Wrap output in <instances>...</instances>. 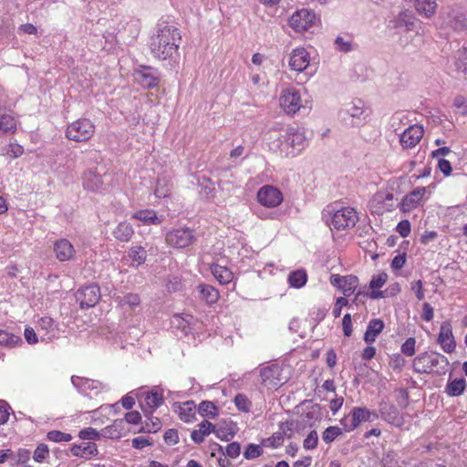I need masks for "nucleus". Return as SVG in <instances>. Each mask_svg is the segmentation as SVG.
Instances as JSON below:
<instances>
[{
    "mask_svg": "<svg viewBox=\"0 0 467 467\" xmlns=\"http://www.w3.org/2000/svg\"><path fill=\"white\" fill-rule=\"evenodd\" d=\"M181 42L179 28L171 24L161 23L158 25L156 34L150 38V50L156 59L168 61L172 67L178 64Z\"/></svg>",
    "mask_w": 467,
    "mask_h": 467,
    "instance_id": "obj_1",
    "label": "nucleus"
},
{
    "mask_svg": "<svg viewBox=\"0 0 467 467\" xmlns=\"http://www.w3.org/2000/svg\"><path fill=\"white\" fill-rule=\"evenodd\" d=\"M307 144L303 128L289 127L271 142L272 148L285 157H295Z\"/></svg>",
    "mask_w": 467,
    "mask_h": 467,
    "instance_id": "obj_2",
    "label": "nucleus"
},
{
    "mask_svg": "<svg viewBox=\"0 0 467 467\" xmlns=\"http://www.w3.org/2000/svg\"><path fill=\"white\" fill-rule=\"evenodd\" d=\"M448 358L434 351L419 354L413 360V369L420 374H428L434 371L438 375L446 373L449 367Z\"/></svg>",
    "mask_w": 467,
    "mask_h": 467,
    "instance_id": "obj_3",
    "label": "nucleus"
},
{
    "mask_svg": "<svg viewBox=\"0 0 467 467\" xmlns=\"http://www.w3.org/2000/svg\"><path fill=\"white\" fill-rule=\"evenodd\" d=\"M323 217L330 227L338 231L352 228L358 221L357 212L353 208H337L336 205L327 206Z\"/></svg>",
    "mask_w": 467,
    "mask_h": 467,
    "instance_id": "obj_4",
    "label": "nucleus"
},
{
    "mask_svg": "<svg viewBox=\"0 0 467 467\" xmlns=\"http://www.w3.org/2000/svg\"><path fill=\"white\" fill-rule=\"evenodd\" d=\"M95 133V125L86 118L79 119L67 125L66 138L76 142H86Z\"/></svg>",
    "mask_w": 467,
    "mask_h": 467,
    "instance_id": "obj_5",
    "label": "nucleus"
},
{
    "mask_svg": "<svg viewBox=\"0 0 467 467\" xmlns=\"http://www.w3.org/2000/svg\"><path fill=\"white\" fill-rule=\"evenodd\" d=\"M376 410H370L365 407H354L350 412V417L347 416L340 420L346 431H352L359 426L361 422H371L379 418Z\"/></svg>",
    "mask_w": 467,
    "mask_h": 467,
    "instance_id": "obj_6",
    "label": "nucleus"
},
{
    "mask_svg": "<svg viewBox=\"0 0 467 467\" xmlns=\"http://www.w3.org/2000/svg\"><path fill=\"white\" fill-rule=\"evenodd\" d=\"M195 240L194 231L189 227L172 229L165 235L167 244L176 249L188 247Z\"/></svg>",
    "mask_w": 467,
    "mask_h": 467,
    "instance_id": "obj_7",
    "label": "nucleus"
},
{
    "mask_svg": "<svg viewBox=\"0 0 467 467\" xmlns=\"http://www.w3.org/2000/svg\"><path fill=\"white\" fill-rule=\"evenodd\" d=\"M318 21L316 13L306 8L296 11L289 18V26L298 33L307 31Z\"/></svg>",
    "mask_w": 467,
    "mask_h": 467,
    "instance_id": "obj_8",
    "label": "nucleus"
},
{
    "mask_svg": "<svg viewBox=\"0 0 467 467\" xmlns=\"http://www.w3.org/2000/svg\"><path fill=\"white\" fill-rule=\"evenodd\" d=\"M280 106L289 115H294L301 109H306L303 105L300 92L295 88L283 90L280 96Z\"/></svg>",
    "mask_w": 467,
    "mask_h": 467,
    "instance_id": "obj_9",
    "label": "nucleus"
},
{
    "mask_svg": "<svg viewBox=\"0 0 467 467\" xmlns=\"http://www.w3.org/2000/svg\"><path fill=\"white\" fill-rule=\"evenodd\" d=\"M441 26L454 33L462 34L467 30V18L458 10H449L441 16Z\"/></svg>",
    "mask_w": 467,
    "mask_h": 467,
    "instance_id": "obj_10",
    "label": "nucleus"
},
{
    "mask_svg": "<svg viewBox=\"0 0 467 467\" xmlns=\"http://www.w3.org/2000/svg\"><path fill=\"white\" fill-rule=\"evenodd\" d=\"M76 299L81 309L93 307L100 299V288L96 284L83 286L77 291Z\"/></svg>",
    "mask_w": 467,
    "mask_h": 467,
    "instance_id": "obj_11",
    "label": "nucleus"
},
{
    "mask_svg": "<svg viewBox=\"0 0 467 467\" xmlns=\"http://www.w3.org/2000/svg\"><path fill=\"white\" fill-rule=\"evenodd\" d=\"M135 81L145 88H152L159 84L160 74L157 68L140 65L133 74Z\"/></svg>",
    "mask_w": 467,
    "mask_h": 467,
    "instance_id": "obj_12",
    "label": "nucleus"
},
{
    "mask_svg": "<svg viewBox=\"0 0 467 467\" xmlns=\"http://www.w3.org/2000/svg\"><path fill=\"white\" fill-rule=\"evenodd\" d=\"M379 415L383 420L390 425L400 428L404 425V417L399 409L388 401L382 400L379 406Z\"/></svg>",
    "mask_w": 467,
    "mask_h": 467,
    "instance_id": "obj_13",
    "label": "nucleus"
},
{
    "mask_svg": "<svg viewBox=\"0 0 467 467\" xmlns=\"http://www.w3.org/2000/svg\"><path fill=\"white\" fill-rule=\"evenodd\" d=\"M257 200L263 206L275 208L282 202L283 194L277 188L265 185L258 191Z\"/></svg>",
    "mask_w": 467,
    "mask_h": 467,
    "instance_id": "obj_14",
    "label": "nucleus"
},
{
    "mask_svg": "<svg viewBox=\"0 0 467 467\" xmlns=\"http://www.w3.org/2000/svg\"><path fill=\"white\" fill-rule=\"evenodd\" d=\"M71 382L83 395H98L105 388L100 381L78 376H72Z\"/></svg>",
    "mask_w": 467,
    "mask_h": 467,
    "instance_id": "obj_15",
    "label": "nucleus"
},
{
    "mask_svg": "<svg viewBox=\"0 0 467 467\" xmlns=\"http://www.w3.org/2000/svg\"><path fill=\"white\" fill-rule=\"evenodd\" d=\"M330 284L341 290L345 296H349L358 287V278L353 275L346 276H342L340 275H331Z\"/></svg>",
    "mask_w": 467,
    "mask_h": 467,
    "instance_id": "obj_16",
    "label": "nucleus"
},
{
    "mask_svg": "<svg viewBox=\"0 0 467 467\" xmlns=\"http://www.w3.org/2000/svg\"><path fill=\"white\" fill-rule=\"evenodd\" d=\"M423 128L419 125H411L407 128L400 138V145L403 149L414 148L423 137Z\"/></svg>",
    "mask_w": 467,
    "mask_h": 467,
    "instance_id": "obj_17",
    "label": "nucleus"
},
{
    "mask_svg": "<svg viewBox=\"0 0 467 467\" xmlns=\"http://www.w3.org/2000/svg\"><path fill=\"white\" fill-rule=\"evenodd\" d=\"M438 343L446 353H451L455 350L456 342L452 334L451 325L449 321H444L441 325Z\"/></svg>",
    "mask_w": 467,
    "mask_h": 467,
    "instance_id": "obj_18",
    "label": "nucleus"
},
{
    "mask_svg": "<svg viewBox=\"0 0 467 467\" xmlns=\"http://www.w3.org/2000/svg\"><path fill=\"white\" fill-rule=\"evenodd\" d=\"M139 402L142 410L144 405L150 409L155 410L163 403V390L159 387H153L150 391L144 392L140 397L138 396Z\"/></svg>",
    "mask_w": 467,
    "mask_h": 467,
    "instance_id": "obj_19",
    "label": "nucleus"
},
{
    "mask_svg": "<svg viewBox=\"0 0 467 467\" xmlns=\"http://www.w3.org/2000/svg\"><path fill=\"white\" fill-rule=\"evenodd\" d=\"M83 188L92 192H102L105 190L104 182L99 173L88 170L82 175Z\"/></svg>",
    "mask_w": 467,
    "mask_h": 467,
    "instance_id": "obj_20",
    "label": "nucleus"
},
{
    "mask_svg": "<svg viewBox=\"0 0 467 467\" xmlns=\"http://www.w3.org/2000/svg\"><path fill=\"white\" fill-rule=\"evenodd\" d=\"M37 331L43 341L49 342L55 338L57 335V324L56 321L49 317H40L37 321Z\"/></svg>",
    "mask_w": 467,
    "mask_h": 467,
    "instance_id": "obj_21",
    "label": "nucleus"
},
{
    "mask_svg": "<svg viewBox=\"0 0 467 467\" xmlns=\"http://www.w3.org/2000/svg\"><path fill=\"white\" fill-rule=\"evenodd\" d=\"M426 192L424 187H418L406 194L400 202V209L403 213H409L420 205L421 199Z\"/></svg>",
    "mask_w": 467,
    "mask_h": 467,
    "instance_id": "obj_22",
    "label": "nucleus"
},
{
    "mask_svg": "<svg viewBox=\"0 0 467 467\" xmlns=\"http://www.w3.org/2000/svg\"><path fill=\"white\" fill-rule=\"evenodd\" d=\"M309 54L305 48H296L291 52L289 66L294 71L299 73L307 68L309 65Z\"/></svg>",
    "mask_w": 467,
    "mask_h": 467,
    "instance_id": "obj_23",
    "label": "nucleus"
},
{
    "mask_svg": "<svg viewBox=\"0 0 467 467\" xmlns=\"http://www.w3.org/2000/svg\"><path fill=\"white\" fill-rule=\"evenodd\" d=\"M54 252L60 262L68 261L73 257L75 249L67 239H59L54 244Z\"/></svg>",
    "mask_w": 467,
    "mask_h": 467,
    "instance_id": "obj_24",
    "label": "nucleus"
},
{
    "mask_svg": "<svg viewBox=\"0 0 467 467\" xmlns=\"http://www.w3.org/2000/svg\"><path fill=\"white\" fill-rule=\"evenodd\" d=\"M126 432L127 428L125 420L121 419L115 420L111 425L107 426L100 431L102 437L112 440L121 438L126 434Z\"/></svg>",
    "mask_w": 467,
    "mask_h": 467,
    "instance_id": "obj_25",
    "label": "nucleus"
},
{
    "mask_svg": "<svg viewBox=\"0 0 467 467\" xmlns=\"http://www.w3.org/2000/svg\"><path fill=\"white\" fill-rule=\"evenodd\" d=\"M280 375L281 369L277 365L268 366L260 370V376L263 382L273 387H277L282 384Z\"/></svg>",
    "mask_w": 467,
    "mask_h": 467,
    "instance_id": "obj_26",
    "label": "nucleus"
},
{
    "mask_svg": "<svg viewBox=\"0 0 467 467\" xmlns=\"http://www.w3.org/2000/svg\"><path fill=\"white\" fill-rule=\"evenodd\" d=\"M70 451L74 456L88 459L98 454L96 443L92 441H82L79 444H73Z\"/></svg>",
    "mask_w": 467,
    "mask_h": 467,
    "instance_id": "obj_27",
    "label": "nucleus"
},
{
    "mask_svg": "<svg viewBox=\"0 0 467 467\" xmlns=\"http://www.w3.org/2000/svg\"><path fill=\"white\" fill-rule=\"evenodd\" d=\"M321 419V409L317 404L312 405L307 408L302 414L301 420H299L301 423L302 429L306 427H313L317 421Z\"/></svg>",
    "mask_w": 467,
    "mask_h": 467,
    "instance_id": "obj_28",
    "label": "nucleus"
},
{
    "mask_svg": "<svg viewBox=\"0 0 467 467\" xmlns=\"http://www.w3.org/2000/svg\"><path fill=\"white\" fill-rule=\"evenodd\" d=\"M132 218L142 222L146 225H159L164 221V216H158L153 210H140L132 214Z\"/></svg>",
    "mask_w": 467,
    "mask_h": 467,
    "instance_id": "obj_29",
    "label": "nucleus"
},
{
    "mask_svg": "<svg viewBox=\"0 0 467 467\" xmlns=\"http://www.w3.org/2000/svg\"><path fill=\"white\" fill-rule=\"evenodd\" d=\"M384 322L379 318L371 319L367 327V330L364 334V341L367 344H372L376 341L377 337L384 329Z\"/></svg>",
    "mask_w": 467,
    "mask_h": 467,
    "instance_id": "obj_30",
    "label": "nucleus"
},
{
    "mask_svg": "<svg viewBox=\"0 0 467 467\" xmlns=\"http://www.w3.org/2000/svg\"><path fill=\"white\" fill-rule=\"evenodd\" d=\"M387 280L388 275L384 272L372 276L369 282V288H371L372 291L368 295L371 299L385 297L384 292L378 289L381 288L386 284Z\"/></svg>",
    "mask_w": 467,
    "mask_h": 467,
    "instance_id": "obj_31",
    "label": "nucleus"
},
{
    "mask_svg": "<svg viewBox=\"0 0 467 467\" xmlns=\"http://www.w3.org/2000/svg\"><path fill=\"white\" fill-rule=\"evenodd\" d=\"M192 319L193 317L190 315L185 317L178 314L174 315L171 320L172 327L180 330L184 336H188L193 331Z\"/></svg>",
    "mask_w": 467,
    "mask_h": 467,
    "instance_id": "obj_32",
    "label": "nucleus"
},
{
    "mask_svg": "<svg viewBox=\"0 0 467 467\" xmlns=\"http://www.w3.org/2000/svg\"><path fill=\"white\" fill-rule=\"evenodd\" d=\"M211 272L214 278L221 285H228L233 281L234 274L233 272L226 266H222L218 264H213L211 265Z\"/></svg>",
    "mask_w": 467,
    "mask_h": 467,
    "instance_id": "obj_33",
    "label": "nucleus"
},
{
    "mask_svg": "<svg viewBox=\"0 0 467 467\" xmlns=\"http://www.w3.org/2000/svg\"><path fill=\"white\" fill-rule=\"evenodd\" d=\"M198 427V430L192 432L191 438L195 443L200 444L204 441L205 436L214 431V425L205 420L199 423Z\"/></svg>",
    "mask_w": 467,
    "mask_h": 467,
    "instance_id": "obj_34",
    "label": "nucleus"
},
{
    "mask_svg": "<svg viewBox=\"0 0 467 467\" xmlns=\"http://www.w3.org/2000/svg\"><path fill=\"white\" fill-rule=\"evenodd\" d=\"M113 236L119 242H129L134 234L133 227L130 223H119L113 231Z\"/></svg>",
    "mask_w": 467,
    "mask_h": 467,
    "instance_id": "obj_35",
    "label": "nucleus"
},
{
    "mask_svg": "<svg viewBox=\"0 0 467 467\" xmlns=\"http://www.w3.org/2000/svg\"><path fill=\"white\" fill-rule=\"evenodd\" d=\"M288 284L293 288H302L307 282V274L305 269H297L289 273L287 276Z\"/></svg>",
    "mask_w": 467,
    "mask_h": 467,
    "instance_id": "obj_36",
    "label": "nucleus"
},
{
    "mask_svg": "<svg viewBox=\"0 0 467 467\" xmlns=\"http://www.w3.org/2000/svg\"><path fill=\"white\" fill-rule=\"evenodd\" d=\"M466 386V380L463 378L454 379L448 381L445 392L450 397H458L464 392Z\"/></svg>",
    "mask_w": 467,
    "mask_h": 467,
    "instance_id": "obj_37",
    "label": "nucleus"
},
{
    "mask_svg": "<svg viewBox=\"0 0 467 467\" xmlns=\"http://www.w3.org/2000/svg\"><path fill=\"white\" fill-rule=\"evenodd\" d=\"M22 343L23 341L20 336L13 334L6 329H0V346L13 348Z\"/></svg>",
    "mask_w": 467,
    "mask_h": 467,
    "instance_id": "obj_38",
    "label": "nucleus"
},
{
    "mask_svg": "<svg viewBox=\"0 0 467 467\" xmlns=\"http://www.w3.org/2000/svg\"><path fill=\"white\" fill-rule=\"evenodd\" d=\"M197 288L200 293L201 298L204 300L207 304L213 305L217 302L219 298V293L213 286L202 284L199 285Z\"/></svg>",
    "mask_w": 467,
    "mask_h": 467,
    "instance_id": "obj_39",
    "label": "nucleus"
},
{
    "mask_svg": "<svg viewBox=\"0 0 467 467\" xmlns=\"http://www.w3.org/2000/svg\"><path fill=\"white\" fill-rule=\"evenodd\" d=\"M335 48L343 53H348L355 49L353 36L350 35L337 36L334 42Z\"/></svg>",
    "mask_w": 467,
    "mask_h": 467,
    "instance_id": "obj_40",
    "label": "nucleus"
},
{
    "mask_svg": "<svg viewBox=\"0 0 467 467\" xmlns=\"http://www.w3.org/2000/svg\"><path fill=\"white\" fill-rule=\"evenodd\" d=\"M195 403L192 400L183 402L179 406V417L184 422H191L195 417Z\"/></svg>",
    "mask_w": 467,
    "mask_h": 467,
    "instance_id": "obj_41",
    "label": "nucleus"
},
{
    "mask_svg": "<svg viewBox=\"0 0 467 467\" xmlns=\"http://www.w3.org/2000/svg\"><path fill=\"white\" fill-rule=\"evenodd\" d=\"M415 7L420 14L431 17L437 7L436 0H416Z\"/></svg>",
    "mask_w": 467,
    "mask_h": 467,
    "instance_id": "obj_42",
    "label": "nucleus"
},
{
    "mask_svg": "<svg viewBox=\"0 0 467 467\" xmlns=\"http://www.w3.org/2000/svg\"><path fill=\"white\" fill-rule=\"evenodd\" d=\"M16 131V120L14 117L7 114L0 116V134L15 133Z\"/></svg>",
    "mask_w": 467,
    "mask_h": 467,
    "instance_id": "obj_43",
    "label": "nucleus"
},
{
    "mask_svg": "<svg viewBox=\"0 0 467 467\" xmlns=\"http://www.w3.org/2000/svg\"><path fill=\"white\" fill-rule=\"evenodd\" d=\"M129 257L131 259L132 264L140 266L145 263L147 258V251L142 246H132L129 250Z\"/></svg>",
    "mask_w": 467,
    "mask_h": 467,
    "instance_id": "obj_44",
    "label": "nucleus"
},
{
    "mask_svg": "<svg viewBox=\"0 0 467 467\" xmlns=\"http://www.w3.org/2000/svg\"><path fill=\"white\" fill-rule=\"evenodd\" d=\"M198 412L202 417L214 419L218 415V408L213 401L203 400L198 406Z\"/></svg>",
    "mask_w": 467,
    "mask_h": 467,
    "instance_id": "obj_45",
    "label": "nucleus"
},
{
    "mask_svg": "<svg viewBox=\"0 0 467 467\" xmlns=\"http://www.w3.org/2000/svg\"><path fill=\"white\" fill-rule=\"evenodd\" d=\"M301 429L302 427L299 420L296 422L294 420H286L285 422H280L279 424V433H282L283 437L285 435L288 438H291L295 431H299Z\"/></svg>",
    "mask_w": 467,
    "mask_h": 467,
    "instance_id": "obj_46",
    "label": "nucleus"
},
{
    "mask_svg": "<svg viewBox=\"0 0 467 467\" xmlns=\"http://www.w3.org/2000/svg\"><path fill=\"white\" fill-rule=\"evenodd\" d=\"M342 112L349 115L352 118L360 119L365 113L363 102L361 100H358V102H352L348 104Z\"/></svg>",
    "mask_w": 467,
    "mask_h": 467,
    "instance_id": "obj_47",
    "label": "nucleus"
},
{
    "mask_svg": "<svg viewBox=\"0 0 467 467\" xmlns=\"http://www.w3.org/2000/svg\"><path fill=\"white\" fill-rule=\"evenodd\" d=\"M171 185L166 178H159L156 182L154 194L157 198H165L169 195Z\"/></svg>",
    "mask_w": 467,
    "mask_h": 467,
    "instance_id": "obj_48",
    "label": "nucleus"
},
{
    "mask_svg": "<svg viewBox=\"0 0 467 467\" xmlns=\"http://www.w3.org/2000/svg\"><path fill=\"white\" fill-rule=\"evenodd\" d=\"M456 69L463 74H467V47H462L457 51L455 56Z\"/></svg>",
    "mask_w": 467,
    "mask_h": 467,
    "instance_id": "obj_49",
    "label": "nucleus"
},
{
    "mask_svg": "<svg viewBox=\"0 0 467 467\" xmlns=\"http://www.w3.org/2000/svg\"><path fill=\"white\" fill-rule=\"evenodd\" d=\"M161 428V422L159 418H151L142 423L138 432L155 433Z\"/></svg>",
    "mask_w": 467,
    "mask_h": 467,
    "instance_id": "obj_50",
    "label": "nucleus"
},
{
    "mask_svg": "<svg viewBox=\"0 0 467 467\" xmlns=\"http://www.w3.org/2000/svg\"><path fill=\"white\" fill-rule=\"evenodd\" d=\"M342 434V430L338 426H329L322 433V440L329 444Z\"/></svg>",
    "mask_w": 467,
    "mask_h": 467,
    "instance_id": "obj_51",
    "label": "nucleus"
},
{
    "mask_svg": "<svg viewBox=\"0 0 467 467\" xmlns=\"http://www.w3.org/2000/svg\"><path fill=\"white\" fill-rule=\"evenodd\" d=\"M234 401L236 408L243 412H248L252 407V402L244 394L242 393L237 394L234 397Z\"/></svg>",
    "mask_w": 467,
    "mask_h": 467,
    "instance_id": "obj_52",
    "label": "nucleus"
},
{
    "mask_svg": "<svg viewBox=\"0 0 467 467\" xmlns=\"http://www.w3.org/2000/svg\"><path fill=\"white\" fill-rule=\"evenodd\" d=\"M78 437L83 441H91L99 440L100 437H102V435L100 434V431H98L96 429L88 427L81 430L78 433Z\"/></svg>",
    "mask_w": 467,
    "mask_h": 467,
    "instance_id": "obj_53",
    "label": "nucleus"
},
{
    "mask_svg": "<svg viewBox=\"0 0 467 467\" xmlns=\"http://www.w3.org/2000/svg\"><path fill=\"white\" fill-rule=\"evenodd\" d=\"M263 454V449L260 445L250 443L244 451V457L246 460H253Z\"/></svg>",
    "mask_w": 467,
    "mask_h": 467,
    "instance_id": "obj_54",
    "label": "nucleus"
},
{
    "mask_svg": "<svg viewBox=\"0 0 467 467\" xmlns=\"http://www.w3.org/2000/svg\"><path fill=\"white\" fill-rule=\"evenodd\" d=\"M47 438L54 442H63L70 441L72 440V435L60 431H50L47 432Z\"/></svg>",
    "mask_w": 467,
    "mask_h": 467,
    "instance_id": "obj_55",
    "label": "nucleus"
},
{
    "mask_svg": "<svg viewBox=\"0 0 467 467\" xmlns=\"http://www.w3.org/2000/svg\"><path fill=\"white\" fill-rule=\"evenodd\" d=\"M49 456V449L47 445L41 443L39 444L34 451L33 459L36 462H44Z\"/></svg>",
    "mask_w": 467,
    "mask_h": 467,
    "instance_id": "obj_56",
    "label": "nucleus"
},
{
    "mask_svg": "<svg viewBox=\"0 0 467 467\" xmlns=\"http://www.w3.org/2000/svg\"><path fill=\"white\" fill-rule=\"evenodd\" d=\"M318 443V435L317 431H311L303 441L305 450H314Z\"/></svg>",
    "mask_w": 467,
    "mask_h": 467,
    "instance_id": "obj_57",
    "label": "nucleus"
},
{
    "mask_svg": "<svg viewBox=\"0 0 467 467\" xmlns=\"http://www.w3.org/2000/svg\"><path fill=\"white\" fill-rule=\"evenodd\" d=\"M223 452L227 457L235 459L241 453V445L237 441L231 442L223 449Z\"/></svg>",
    "mask_w": 467,
    "mask_h": 467,
    "instance_id": "obj_58",
    "label": "nucleus"
},
{
    "mask_svg": "<svg viewBox=\"0 0 467 467\" xmlns=\"http://www.w3.org/2000/svg\"><path fill=\"white\" fill-rule=\"evenodd\" d=\"M120 304L129 306L131 308L138 306L140 304V298L138 294H127L120 299Z\"/></svg>",
    "mask_w": 467,
    "mask_h": 467,
    "instance_id": "obj_59",
    "label": "nucleus"
},
{
    "mask_svg": "<svg viewBox=\"0 0 467 467\" xmlns=\"http://www.w3.org/2000/svg\"><path fill=\"white\" fill-rule=\"evenodd\" d=\"M416 340L414 337H409L401 345V352L408 357H411L415 354Z\"/></svg>",
    "mask_w": 467,
    "mask_h": 467,
    "instance_id": "obj_60",
    "label": "nucleus"
},
{
    "mask_svg": "<svg viewBox=\"0 0 467 467\" xmlns=\"http://www.w3.org/2000/svg\"><path fill=\"white\" fill-rule=\"evenodd\" d=\"M164 441L169 445H175L179 442V434L177 430L169 429L163 435Z\"/></svg>",
    "mask_w": 467,
    "mask_h": 467,
    "instance_id": "obj_61",
    "label": "nucleus"
},
{
    "mask_svg": "<svg viewBox=\"0 0 467 467\" xmlns=\"http://www.w3.org/2000/svg\"><path fill=\"white\" fill-rule=\"evenodd\" d=\"M132 447L137 450H141L147 446H151L153 444L152 441L143 437V436H138L132 440Z\"/></svg>",
    "mask_w": 467,
    "mask_h": 467,
    "instance_id": "obj_62",
    "label": "nucleus"
},
{
    "mask_svg": "<svg viewBox=\"0 0 467 467\" xmlns=\"http://www.w3.org/2000/svg\"><path fill=\"white\" fill-rule=\"evenodd\" d=\"M410 230L411 227L409 220L400 221L396 227V231L404 238L410 235Z\"/></svg>",
    "mask_w": 467,
    "mask_h": 467,
    "instance_id": "obj_63",
    "label": "nucleus"
},
{
    "mask_svg": "<svg viewBox=\"0 0 467 467\" xmlns=\"http://www.w3.org/2000/svg\"><path fill=\"white\" fill-rule=\"evenodd\" d=\"M23 153H24V148L17 143L9 144L7 151H6V154L13 159H16V158L22 156Z\"/></svg>",
    "mask_w": 467,
    "mask_h": 467,
    "instance_id": "obj_64",
    "label": "nucleus"
}]
</instances>
